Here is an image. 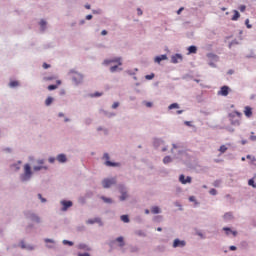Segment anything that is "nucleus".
Masks as SVG:
<instances>
[{"label": "nucleus", "instance_id": "nucleus-1", "mask_svg": "<svg viewBox=\"0 0 256 256\" xmlns=\"http://www.w3.org/2000/svg\"><path fill=\"white\" fill-rule=\"evenodd\" d=\"M230 121L232 123V125H240V121H241V112H232L230 114Z\"/></svg>", "mask_w": 256, "mask_h": 256}, {"label": "nucleus", "instance_id": "nucleus-2", "mask_svg": "<svg viewBox=\"0 0 256 256\" xmlns=\"http://www.w3.org/2000/svg\"><path fill=\"white\" fill-rule=\"evenodd\" d=\"M31 166L29 164L24 165V174L21 176L22 181H29L31 179Z\"/></svg>", "mask_w": 256, "mask_h": 256}, {"label": "nucleus", "instance_id": "nucleus-3", "mask_svg": "<svg viewBox=\"0 0 256 256\" xmlns=\"http://www.w3.org/2000/svg\"><path fill=\"white\" fill-rule=\"evenodd\" d=\"M115 183H117V180L115 178L104 179L102 181V185H103L104 189H109V187H111V185H115Z\"/></svg>", "mask_w": 256, "mask_h": 256}, {"label": "nucleus", "instance_id": "nucleus-4", "mask_svg": "<svg viewBox=\"0 0 256 256\" xmlns=\"http://www.w3.org/2000/svg\"><path fill=\"white\" fill-rule=\"evenodd\" d=\"M72 81L76 84L79 85V83H83V75L77 72H74L72 75Z\"/></svg>", "mask_w": 256, "mask_h": 256}, {"label": "nucleus", "instance_id": "nucleus-5", "mask_svg": "<svg viewBox=\"0 0 256 256\" xmlns=\"http://www.w3.org/2000/svg\"><path fill=\"white\" fill-rule=\"evenodd\" d=\"M111 63H117L119 66L123 65V62H121V57L104 60V65H111Z\"/></svg>", "mask_w": 256, "mask_h": 256}, {"label": "nucleus", "instance_id": "nucleus-6", "mask_svg": "<svg viewBox=\"0 0 256 256\" xmlns=\"http://www.w3.org/2000/svg\"><path fill=\"white\" fill-rule=\"evenodd\" d=\"M119 191L121 193L120 201H125V199L129 197V195H127V189L123 186H119Z\"/></svg>", "mask_w": 256, "mask_h": 256}, {"label": "nucleus", "instance_id": "nucleus-7", "mask_svg": "<svg viewBox=\"0 0 256 256\" xmlns=\"http://www.w3.org/2000/svg\"><path fill=\"white\" fill-rule=\"evenodd\" d=\"M103 157L106 160L105 165L107 167H117V165H119L118 163L109 161V154L108 153H105Z\"/></svg>", "mask_w": 256, "mask_h": 256}, {"label": "nucleus", "instance_id": "nucleus-8", "mask_svg": "<svg viewBox=\"0 0 256 256\" xmlns=\"http://www.w3.org/2000/svg\"><path fill=\"white\" fill-rule=\"evenodd\" d=\"M60 203L63 206L62 211H67L69 207H73V202L71 201L62 200Z\"/></svg>", "mask_w": 256, "mask_h": 256}, {"label": "nucleus", "instance_id": "nucleus-9", "mask_svg": "<svg viewBox=\"0 0 256 256\" xmlns=\"http://www.w3.org/2000/svg\"><path fill=\"white\" fill-rule=\"evenodd\" d=\"M179 181L180 183H182V185H187V183H191L192 178L191 176H187L185 179V175L181 174L179 177Z\"/></svg>", "mask_w": 256, "mask_h": 256}, {"label": "nucleus", "instance_id": "nucleus-10", "mask_svg": "<svg viewBox=\"0 0 256 256\" xmlns=\"http://www.w3.org/2000/svg\"><path fill=\"white\" fill-rule=\"evenodd\" d=\"M218 95H222V97H227V95H229V86H222L220 91H218Z\"/></svg>", "mask_w": 256, "mask_h": 256}, {"label": "nucleus", "instance_id": "nucleus-11", "mask_svg": "<svg viewBox=\"0 0 256 256\" xmlns=\"http://www.w3.org/2000/svg\"><path fill=\"white\" fill-rule=\"evenodd\" d=\"M186 242L184 240L175 239L173 242V247L176 249L177 247H185Z\"/></svg>", "mask_w": 256, "mask_h": 256}, {"label": "nucleus", "instance_id": "nucleus-12", "mask_svg": "<svg viewBox=\"0 0 256 256\" xmlns=\"http://www.w3.org/2000/svg\"><path fill=\"white\" fill-rule=\"evenodd\" d=\"M183 61V56L181 54H175L171 57V63H180Z\"/></svg>", "mask_w": 256, "mask_h": 256}, {"label": "nucleus", "instance_id": "nucleus-13", "mask_svg": "<svg viewBox=\"0 0 256 256\" xmlns=\"http://www.w3.org/2000/svg\"><path fill=\"white\" fill-rule=\"evenodd\" d=\"M94 223H99L100 225H103L101 218H94V219L87 220L88 225H93Z\"/></svg>", "mask_w": 256, "mask_h": 256}, {"label": "nucleus", "instance_id": "nucleus-14", "mask_svg": "<svg viewBox=\"0 0 256 256\" xmlns=\"http://www.w3.org/2000/svg\"><path fill=\"white\" fill-rule=\"evenodd\" d=\"M28 217H29V219H31V221H35V223H39L41 221L39 216H37V215H35L33 213H29Z\"/></svg>", "mask_w": 256, "mask_h": 256}, {"label": "nucleus", "instance_id": "nucleus-15", "mask_svg": "<svg viewBox=\"0 0 256 256\" xmlns=\"http://www.w3.org/2000/svg\"><path fill=\"white\" fill-rule=\"evenodd\" d=\"M244 115H246L247 117H251L253 115V109L249 106H246L244 110Z\"/></svg>", "mask_w": 256, "mask_h": 256}, {"label": "nucleus", "instance_id": "nucleus-16", "mask_svg": "<svg viewBox=\"0 0 256 256\" xmlns=\"http://www.w3.org/2000/svg\"><path fill=\"white\" fill-rule=\"evenodd\" d=\"M207 57H208V59H211L215 63H217V61H219V56H217V54L209 53V54H207Z\"/></svg>", "mask_w": 256, "mask_h": 256}, {"label": "nucleus", "instance_id": "nucleus-17", "mask_svg": "<svg viewBox=\"0 0 256 256\" xmlns=\"http://www.w3.org/2000/svg\"><path fill=\"white\" fill-rule=\"evenodd\" d=\"M57 161L59 163H65L67 161V156H65V154H60L57 156Z\"/></svg>", "mask_w": 256, "mask_h": 256}, {"label": "nucleus", "instance_id": "nucleus-18", "mask_svg": "<svg viewBox=\"0 0 256 256\" xmlns=\"http://www.w3.org/2000/svg\"><path fill=\"white\" fill-rule=\"evenodd\" d=\"M224 229V231H226V235H231V234H233V237H236L237 236V232L236 231H232L230 228H227V227H225V228H223Z\"/></svg>", "mask_w": 256, "mask_h": 256}, {"label": "nucleus", "instance_id": "nucleus-19", "mask_svg": "<svg viewBox=\"0 0 256 256\" xmlns=\"http://www.w3.org/2000/svg\"><path fill=\"white\" fill-rule=\"evenodd\" d=\"M197 53V47L196 46H190L188 47V55Z\"/></svg>", "mask_w": 256, "mask_h": 256}, {"label": "nucleus", "instance_id": "nucleus-20", "mask_svg": "<svg viewBox=\"0 0 256 256\" xmlns=\"http://www.w3.org/2000/svg\"><path fill=\"white\" fill-rule=\"evenodd\" d=\"M232 219H233V213L227 212L226 214H224L225 221H231Z\"/></svg>", "mask_w": 256, "mask_h": 256}, {"label": "nucleus", "instance_id": "nucleus-21", "mask_svg": "<svg viewBox=\"0 0 256 256\" xmlns=\"http://www.w3.org/2000/svg\"><path fill=\"white\" fill-rule=\"evenodd\" d=\"M241 17V14H239V11L234 10V15L232 17V21H237Z\"/></svg>", "mask_w": 256, "mask_h": 256}, {"label": "nucleus", "instance_id": "nucleus-22", "mask_svg": "<svg viewBox=\"0 0 256 256\" xmlns=\"http://www.w3.org/2000/svg\"><path fill=\"white\" fill-rule=\"evenodd\" d=\"M116 241H117L118 243H120V247H124V246H125V242L123 241V237H122V236L118 237V238L116 239Z\"/></svg>", "mask_w": 256, "mask_h": 256}, {"label": "nucleus", "instance_id": "nucleus-23", "mask_svg": "<svg viewBox=\"0 0 256 256\" xmlns=\"http://www.w3.org/2000/svg\"><path fill=\"white\" fill-rule=\"evenodd\" d=\"M51 103H53V97H48L46 100H45V105L47 107H49V105H51Z\"/></svg>", "mask_w": 256, "mask_h": 256}, {"label": "nucleus", "instance_id": "nucleus-24", "mask_svg": "<svg viewBox=\"0 0 256 256\" xmlns=\"http://www.w3.org/2000/svg\"><path fill=\"white\" fill-rule=\"evenodd\" d=\"M43 79L44 81H54V79H57V76H46Z\"/></svg>", "mask_w": 256, "mask_h": 256}, {"label": "nucleus", "instance_id": "nucleus-25", "mask_svg": "<svg viewBox=\"0 0 256 256\" xmlns=\"http://www.w3.org/2000/svg\"><path fill=\"white\" fill-rule=\"evenodd\" d=\"M121 221H123V223H129V216H127V215H122V216H121Z\"/></svg>", "mask_w": 256, "mask_h": 256}, {"label": "nucleus", "instance_id": "nucleus-26", "mask_svg": "<svg viewBox=\"0 0 256 256\" xmlns=\"http://www.w3.org/2000/svg\"><path fill=\"white\" fill-rule=\"evenodd\" d=\"M101 199L102 201H104V203H113V200L111 198L102 196Z\"/></svg>", "mask_w": 256, "mask_h": 256}, {"label": "nucleus", "instance_id": "nucleus-27", "mask_svg": "<svg viewBox=\"0 0 256 256\" xmlns=\"http://www.w3.org/2000/svg\"><path fill=\"white\" fill-rule=\"evenodd\" d=\"M46 25H47V22L45 20L40 21V27L42 28V31H45Z\"/></svg>", "mask_w": 256, "mask_h": 256}, {"label": "nucleus", "instance_id": "nucleus-28", "mask_svg": "<svg viewBox=\"0 0 256 256\" xmlns=\"http://www.w3.org/2000/svg\"><path fill=\"white\" fill-rule=\"evenodd\" d=\"M163 163H164L165 165H167L168 163H171V157H169V156L164 157Z\"/></svg>", "mask_w": 256, "mask_h": 256}, {"label": "nucleus", "instance_id": "nucleus-29", "mask_svg": "<svg viewBox=\"0 0 256 256\" xmlns=\"http://www.w3.org/2000/svg\"><path fill=\"white\" fill-rule=\"evenodd\" d=\"M41 169L47 170V166H34V171H41Z\"/></svg>", "mask_w": 256, "mask_h": 256}, {"label": "nucleus", "instance_id": "nucleus-30", "mask_svg": "<svg viewBox=\"0 0 256 256\" xmlns=\"http://www.w3.org/2000/svg\"><path fill=\"white\" fill-rule=\"evenodd\" d=\"M151 212H152L154 215H157V213H159V207H157V206L152 207Z\"/></svg>", "mask_w": 256, "mask_h": 256}, {"label": "nucleus", "instance_id": "nucleus-31", "mask_svg": "<svg viewBox=\"0 0 256 256\" xmlns=\"http://www.w3.org/2000/svg\"><path fill=\"white\" fill-rule=\"evenodd\" d=\"M248 185H250L251 187H254V189H256L255 180L250 179V180L248 181Z\"/></svg>", "mask_w": 256, "mask_h": 256}, {"label": "nucleus", "instance_id": "nucleus-32", "mask_svg": "<svg viewBox=\"0 0 256 256\" xmlns=\"http://www.w3.org/2000/svg\"><path fill=\"white\" fill-rule=\"evenodd\" d=\"M168 109H179V104L173 103L168 107Z\"/></svg>", "mask_w": 256, "mask_h": 256}, {"label": "nucleus", "instance_id": "nucleus-33", "mask_svg": "<svg viewBox=\"0 0 256 256\" xmlns=\"http://www.w3.org/2000/svg\"><path fill=\"white\" fill-rule=\"evenodd\" d=\"M10 87H19V82L18 81H11L10 82Z\"/></svg>", "mask_w": 256, "mask_h": 256}, {"label": "nucleus", "instance_id": "nucleus-34", "mask_svg": "<svg viewBox=\"0 0 256 256\" xmlns=\"http://www.w3.org/2000/svg\"><path fill=\"white\" fill-rule=\"evenodd\" d=\"M63 245H69L70 247H73V242L69 240H63Z\"/></svg>", "mask_w": 256, "mask_h": 256}, {"label": "nucleus", "instance_id": "nucleus-35", "mask_svg": "<svg viewBox=\"0 0 256 256\" xmlns=\"http://www.w3.org/2000/svg\"><path fill=\"white\" fill-rule=\"evenodd\" d=\"M219 151H220V153H225L227 151V146H225V145L220 146Z\"/></svg>", "mask_w": 256, "mask_h": 256}, {"label": "nucleus", "instance_id": "nucleus-36", "mask_svg": "<svg viewBox=\"0 0 256 256\" xmlns=\"http://www.w3.org/2000/svg\"><path fill=\"white\" fill-rule=\"evenodd\" d=\"M58 85H49L48 86V91H55L57 89Z\"/></svg>", "mask_w": 256, "mask_h": 256}, {"label": "nucleus", "instance_id": "nucleus-37", "mask_svg": "<svg viewBox=\"0 0 256 256\" xmlns=\"http://www.w3.org/2000/svg\"><path fill=\"white\" fill-rule=\"evenodd\" d=\"M118 68H119L118 65H115V66L110 67L111 73H115V71H117Z\"/></svg>", "mask_w": 256, "mask_h": 256}, {"label": "nucleus", "instance_id": "nucleus-38", "mask_svg": "<svg viewBox=\"0 0 256 256\" xmlns=\"http://www.w3.org/2000/svg\"><path fill=\"white\" fill-rule=\"evenodd\" d=\"M153 77H155V74H150V75H146L145 79H147L148 81H151V79H153Z\"/></svg>", "mask_w": 256, "mask_h": 256}, {"label": "nucleus", "instance_id": "nucleus-39", "mask_svg": "<svg viewBox=\"0 0 256 256\" xmlns=\"http://www.w3.org/2000/svg\"><path fill=\"white\" fill-rule=\"evenodd\" d=\"M250 141H256V136L254 132H251Z\"/></svg>", "mask_w": 256, "mask_h": 256}, {"label": "nucleus", "instance_id": "nucleus-40", "mask_svg": "<svg viewBox=\"0 0 256 256\" xmlns=\"http://www.w3.org/2000/svg\"><path fill=\"white\" fill-rule=\"evenodd\" d=\"M101 95H103V93L101 92H96L94 94H91V97H101Z\"/></svg>", "mask_w": 256, "mask_h": 256}, {"label": "nucleus", "instance_id": "nucleus-41", "mask_svg": "<svg viewBox=\"0 0 256 256\" xmlns=\"http://www.w3.org/2000/svg\"><path fill=\"white\" fill-rule=\"evenodd\" d=\"M210 195H217V190L215 188L210 189Z\"/></svg>", "mask_w": 256, "mask_h": 256}, {"label": "nucleus", "instance_id": "nucleus-42", "mask_svg": "<svg viewBox=\"0 0 256 256\" xmlns=\"http://www.w3.org/2000/svg\"><path fill=\"white\" fill-rule=\"evenodd\" d=\"M38 198L40 199V201L42 203H46L47 202V200L45 198H43V196L41 194H38Z\"/></svg>", "mask_w": 256, "mask_h": 256}, {"label": "nucleus", "instance_id": "nucleus-43", "mask_svg": "<svg viewBox=\"0 0 256 256\" xmlns=\"http://www.w3.org/2000/svg\"><path fill=\"white\" fill-rule=\"evenodd\" d=\"M214 187H219V185H221V180H216L213 183Z\"/></svg>", "mask_w": 256, "mask_h": 256}, {"label": "nucleus", "instance_id": "nucleus-44", "mask_svg": "<svg viewBox=\"0 0 256 256\" xmlns=\"http://www.w3.org/2000/svg\"><path fill=\"white\" fill-rule=\"evenodd\" d=\"M144 105H145L146 107H153V103H152V102H147V101H145V102H144Z\"/></svg>", "mask_w": 256, "mask_h": 256}, {"label": "nucleus", "instance_id": "nucleus-45", "mask_svg": "<svg viewBox=\"0 0 256 256\" xmlns=\"http://www.w3.org/2000/svg\"><path fill=\"white\" fill-rule=\"evenodd\" d=\"M245 9H247V7L245 5H241L239 7V10L241 11V13H243L245 11Z\"/></svg>", "mask_w": 256, "mask_h": 256}, {"label": "nucleus", "instance_id": "nucleus-46", "mask_svg": "<svg viewBox=\"0 0 256 256\" xmlns=\"http://www.w3.org/2000/svg\"><path fill=\"white\" fill-rule=\"evenodd\" d=\"M245 25H246V27L248 28V29H251V25L249 24V19H246L245 20Z\"/></svg>", "mask_w": 256, "mask_h": 256}, {"label": "nucleus", "instance_id": "nucleus-47", "mask_svg": "<svg viewBox=\"0 0 256 256\" xmlns=\"http://www.w3.org/2000/svg\"><path fill=\"white\" fill-rule=\"evenodd\" d=\"M119 107V102H114L112 105V109H117Z\"/></svg>", "mask_w": 256, "mask_h": 256}, {"label": "nucleus", "instance_id": "nucleus-48", "mask_svg": "<svg viewBox=\"0 0 256 256\" xmlns=\"http://www.w3.org/2000/svg\"><path fill=\"white\" fill-rule=\"evenodd\" d=\"M44 241H45V243H55V241H53L52 239H49V238H46Z\"/></svg>", "mask_w": 256, "mask_h": 256}, {"label": "nucleus", "instance_id": "nucleus-49", "mask_svg": "<svg viewBox=\"0 0 256 256\" xmlns=\"http://www.w3.org/2000/svg\"><path fill=\"white\" fill-rule=\"evenodd\" d=\"M155 62H156V63H161V56H157V57L155 58Z\"/></svg>", "mask_w": 256, "mask_h": 256}, {"label": "nucleus", "instance_id": "nucleus-50", "mask_svg": "<svg viewBox=\"0 0 256 256\" xmlns=\"http://www.w3.org/2000/svg\"><path fill=\"white\" fill-rule=\"evenodd\" d=\"M49 67H51V65L47 64V63H44L43 64V69H49Z\"/></svg>", "mask_w": 256, "mask_h": 256}, {"label": "nucleus", "instance_id": "nucleus-51", "mask_svg": "<svg viewBox=\"0 0 256 256\" xmlns=\"http://www.w3.org/2000/svg\"><path fill=\"white\" fill-rule=\"evenodd\" d=\"M86 19H87V21H91V19H93V15H91V14L87 15Z\"/></svg>", "mask_w": 256, "mask_h": 256}, {"label": "nucleus", "instance_id": "nucleus-52", "mask_svg": "<svg viewBox=\"0 0 256 256\" xmlns=\"http://www.w3.org/2000/svg\"><path fill=\"white\" fill-rule=\"evenodd\" d=\"M20 247H21L22 249H26V246H25V242H24V241H22V242L20 243Z\"/></svg>", "mask_w": 256, "mask_h": 256}, {"label": "nucleus", "instance_id": "nucleus-53", "mask_svg": "<svg viewBox=\"0 0 256 256\" xmlns=\"http://www.w3.org/2000/svg\"><path fill=\"white\" fill-rule=\"evenodd\" d=\"M137 13H138V15H143V10H141V8H138Z\"/></svg>", "mask_w": 256, "mask_h": 256}, {"label": "nucleus", "instance_id": "nucleus-54", "mask_svg": "<svg viewBox=\"0 0 256 256\" xmlns=\"http://www.w3.org/2000/svg\"><path fill=\"white\" fill-rule=\"evenodd\" d=\"M230 251H237V247H235V246H230Z\"/></svg>", "mask_w": 256, "mask_h": 256}, {"label": "nucleus", "instance_id": "nucleus-55", "mask_svg": "<svg viewBox=\"0 0 256 256\" xmlns=\"http://www.w3.org/2000/svg\"><path fill=\"white\" fill-rule=\"evenodd\" d=\"M167 59V55H161V61H165Z\"/></svg>", "mask_w": 256, "mask_h": 256}, {"label": "nucleus", "instance_id": "nucleus-56", "mask_svg": "<svg viewBox=\"0 0 256 256\" xmlns=\"http://www.w3.org/2000/svg\"><path fill=\"white\" fill-rule=\"evenodd\" d=\"M189 201H192V202L195 201V196H190Z\"/></svg>", "mask_w": 256, "mask_h": 256}, {"label": "nucleus", "instance_id": "nucleus-57", "mask_svg": "<svg viewBox=\"0 0 256 256\" xmlns=\"http://www.w3.org/2000/svg\"><path fill=\"white\" fill-rule=\"evenodd\" d=\"M43 163H45L44 160H38V165H43Z\"/></svg>", "mask_w": 256, "mask_h": 256}, {"label": "nucleus", "instance_id": "nucleus-58", "mask_svg": "<svg viewBox=\"0 0 256 256\" xmlns=\"http://www.w3.org/2000/svg\"><path fill=\"white\" fill-rule=\"evenodd\" d=\"M49 163H55V158H49Z\"/></svg>", "mask_w": 256, "mask_h": 256}, {"label": "nucleus", "instance_id": "nucleus-59", "mask_svg": "<svg viewBox=\"0 0 256 256\" xmlns=\"http://www.w3.org/2000/svg\"><path fill=\"white\" fill-rule=\"evenodd\" d=\"M184 8H180L178 11H177V14L178 15H181V12L183 11Z\"/></svg>", "mask_w": 256, "mask_h": 256}, {"label": "nucleus", "instance_id": "nucleus-60", "mask_svg": "<svg viewBox=\"0 0 256 256\" xmlns=\"http://www.w3.org/2000/svg\"><path fill=\"white\" fill-rule=\"evenodd\" d=\"M185 125H187L188 127H191V122L186 121V122H185Z\"/></svg>", "mask_w": 256, "mask_h": 256}, {"label": "nucleus", "instance_id": "nucleus-61", "mask_svg": "<svg viewBox=\"0 0 256 256\" xmlns=\"http://www.w3.org/2000/svg\"><path fill=\"white\" fill-rule=\"evenodd\" d=\"M78 256H90L89 253L79 254Z\"/></svg>", "mask_w": 256, "mask_h": 256}, {"label": "nucleus", "instance_id": "nucleus-62", "mask_svg": "<svg viewBox=\"0 0 256 256\" xmlns=\"http://www.w3.org/2000/svg\"><path fill=\"white\" fill-rule=\"evenodd\" d=\"M101 35H107V30H103V31L101 32Z\"/></svg>", "mask_w": 256, "mask_h": 256}, {"label": "nucleus", "instance_id": "nucleus-63", "mask_svg": "<svg viewBox=\"0 0 256 256\" xmlns=\"http://www.w3.org/2000/svg\"><path fill=\"white\" fill-rule=\"evenodd\" d=\"M85 9H91V5L86 4V5H85Z\"/></svg>", "mask_w": 256, "mask_h": 256}, {"label": "nucleus", "instance_id": "nucleus-64", "mask_svg": "<svg viewBox=\"0 0 256 256\" xmlns=\"http://www.w3.org/2000/svg\"><path fill=\"white\" fill-rule=\"evenodd\" d=\"M246 143H247V140H242V141H241V144H242V145H246Z\"/></svg>", "mask_w": 256, "mask_h": 256}]
</instances>
